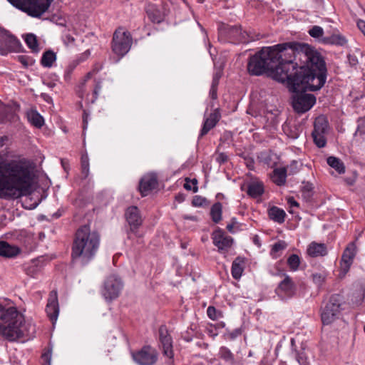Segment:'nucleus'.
<instances>
[{
  "mask_svg": "<svg viewBox=\"0 0 365 365\" xmlns=\"http://www.w3.org/2000/svg\"><path fill=\"white\" fill-rule=\"evenodd\" d=\"M325 63L321 55L306 43H297L286 81L292 91H317L325 83Z\"/></svg>",
  "mask_w": 365,
  "mask_h": 365,
  "instance_id": "1",
  "label": "nucleus"
},
{
  "mask_svg": "<svg viewBox=\"0 0 365 365\" xmlns=\"http://www.w3.org/2000/svg\"><path fill=\"white\" fill-rule=\"evenodd\" d=\"M297 44L289 42L262 48L250 57L248 73L256 76L266 73L279 82H285Z\"/></svg>",
  "mask_w": 365,
  "mask_h": 365,
  "instance_id": "2",
  "label": "nucleus"
},
{
  "mask_svg": "<svg viewBox=\"0 0 365 365\" xmlns=\"http://www.w3.org/2000/svg\"><path fill=\"white\" fill-rule=\"evenodd\" d=\"M34 172L25 160H0V198L17 199L30 193Z\"/></svg>",
  "mask_w": 365,
  "mask_h": 365,
  "instance_id": "3",
  "label": "nucleus"
},
{
  "mask_svg": "<svg viewBox=\"0 0 365 365\" xmlns=\"http://www.w3.org/2000/svg\"><path fill=\"white\" fill-rule=\"evenodd\" d=\"M36 332L35 325L26 324L24 317L11 303L0 304V334L9 341L20 338L33 337Z\"/></svg>",
  "mask_w": 365,
  "mask_h": 365,
  "instance_id": "4",
  "label": "nucleus"
},
{
  "mask_svg": "<svg viewBox=\"0 0 365 365\" xmlns=\"http://www.w3.org/2000/svg\"><path fill=\"white\" fill-rule=\"evenodd\" d=\"M100 241L99 234L91 231L89 226L84 225L78 228L72 246L73 260L82 265L87 264L96 255Z\"/></svg>",
  "mask_w": 365,
  "mask_h": 365,
  "instance_id": "5",
  "label": "nucleus"
},
{
  "mask_svg": "<svg viewBox=\"0 0 365 365\" xmlns=\"http://www.w3.org/2000/svg\"><path fill=\"white\" fill-rule=\"evenodd\" d=\"M133 39L130 32L118 29L113 34L112 51L120 57L124 56L130 49Z\"/></svg>",
  "mask_w": 365,
  "mask_h": 365,
  "instance_id": "6",
  "label": "nucleus"
},
{
  "mask_svg": "<svg viewBox=\"0 0 365 365\" xmlns=\"http://www.w3.org/2000/svg\"><path fill=\"white\" fill-rule=\"evenodd\" d=\"M123 287L121 279L116 274H110L105 280L102 294L106 300L112 301L119 296Z\"/></svg>",
  "mask_w": 365,
  "mask_h": 365,
  "instance_id": "7",
  "label": "nucleus"
},
{
  "mask_svg": "<svg viewBox=\"0 0 365 365\" xmlns=\"http://www.w3.org/2000/svg\"><path fill=\"white\" fill-rule=\"evenodd\" d=\"M304 91H293L292 106L298 113H304L315 104L316 98L312 94L305 93Z\"/></svg>",
  "mask_w": 365,
  "mask_h": 365,
  "instance_id": "8",
  "label": "nucleus"
},
{
  "mask_svg": "<svg viewBox=\"0 0 365 365\" xmlns=\"http://www.w3.org/2000/svg\"><path fill=\"white\" fill-rule=\"evenodd\" d=\"M341 303L338 297L332 296L322 309L321 317L324 324L328 325L335 321L340 314Z\"/></svg>",
  "mask_w": 365,
  "mask_h": 365,
  "instance_id": "9",
  "label": "nucleus"
},
{
  "mask_svg": "<svg viewBox=\"0 0 365 365\" xmlns=\"http://www.w3.org/2000/svg\"><path fill=\"white\" fill-rule=\"evenodd\" d=\"M132 358L138 365H154L158 360V352L150 346H144L141 349L132 352Z\"/></svg>",
  "mask_w": 365,
  "mask_h": 365,
  "instance_id": "10",
  "label": "nucleus"
},
{
  "mask_svg": "<svg viewBox=\"0 0 365 365\" xmlns=\"http://www.w3.org/2000/svg\"><path fill=\"white\" fill-rule=\"evenodd\" d=\"M21 42L7 31L0 34V53L3 56L10 52H20L21 49Z\"/></svg>",
  "mask_w": 365,
  "mask_h": 365,
  "instance_id": "11",
  "label": "nucleus"
},
{
  "mask_svg": "<svg viewBox=\"0 0 365 365\" xmlns=\"http://www.w3.org/2000/svg\"><path fill=\"white\" fill-rule=\"evenodd\" d=\"M11 2V0H8ZM50 0H30L24 2L21 6V9L33 17H40L49 8Z\"/></svg>",
  "mask_w": 365,
  "mask_h": 365,
  "instance_id": "12",
  "label": "nucleus"
},
{
  "mask_svg": "<svg viewBox=\"0 0 365 365\" xmlns=\"http://www.w3.org/2000/svg\"><path fill=\"white\" fill-rule=\"evenodd\" d=\"M213 245L217 247L220 253H226L232 247L234 240L227 235L224 230L217 228L212 234Z\"/></svg>",
  "mask_w": 365,
  "mask_h": 365,
  "instance_id": "13",
  "label": "nucleus"
},
{
  "mask_svg": "<svg viewBox=\"0 0 365 365\" xmlns=\"http://www.w3.org/2000/svg\"><path fill=\"white\" fill-rule=\"evenodd\" d=\"M284 275V278L279 283L275 292L281 299H287L295 295L296 285L289 276L286 274Z\"/></svg>",
  "mask_w": 365,
  "mask_h": 365,
  "instance_id": "14",
  "label": "nucleus"
},
{
  "mask_svg": "<svg viewBox=\"0 0 365 365\" xmlns=\"http://www.w3.org/2000/svg\"><path fill=\"white\" fill-rule=\"evenodd\" d=\"M159 339L162 345L163 354L169 359V365H173L172 359L174 356L173 340L165 325H162L159 328Z\"/></svg>",
  "mask_w": 365,
  "mask_h": 365,
  "instance_id": "15",
  "label": "nucleus"
},
{
  "mask_svg": "<svg viewBox=\"0 0 365 365\" xmlns=\"http://www.w3.org/2000/svg\"><path fill=\"white\" fill-rule=\"evenodd\" d=\"M356 253L357 247L354 242L349 243L345 248L340 262V269L343 276L349 272Z\"/></svg>",
  "mask_w": 365,
  "mask_h": 365,
  "instance_id": "16",
  "label": "nucleus"
},
{
  "mask_svg": "<svg viewBox=\"0 0 365 365\" xmlns=\"http://www.w3.org/2000/svg\"><path fill=\"white\" fill-rule=\"evenodd\" d=\"M125 217L126 222L130 226V231L135 234L143 223V218L140 210L136 206H130L127 208Z\"/></svg>",
  "mask_w": 365,
  "mask_h": 365,
  "instance_id": "17",
  "label": "nucleus"
},
{
  "mask_svg": "<svg viewBox=\"0 0 365 365\" xmlns=\"http://www.w3.org/2000/svg\"><path fill=\"white\" fill-rule=\"evenodd\" d=\"M46 312L49 319L54 324L57 321L59 314L58 294L55 290L51 291L49 294L46 307Z\"/></svg>",
  "mask_w": 365,
  "mask_h": 365,
  "instance_id": "18",
  "label": "nucleus"
},
{
  "mask_svg": "<svg viewBox=\"0 0 365 365\" xmlns=\"http://www.w3.org/2000/svg\"><path fill=\"white\" fill-rule=\"evenodd\" d=\"M158 185V180L155 175H148L144 176L139 185V190L142 195V196H146L153 189H155Z\"/></svg>",
  "mask_w": 365,
  "mask_h": 365,
  "instance_id": "19",
  "label": "nucleus"
},
{
  "mask_svg": "<svg viewBox=\"0 0 365 365\" xmlns=\"http://www.w3.org/2000/svg\"><path fill=\"white\" fill-rule=\"evenodd\" d=\"M220 113L217 110L211 113L204 121L203 126L200 133V138H202L212 129L220 120Z\"/></svg>",
  "mask_w": 365,
  "mask_h": 365,
  "instance_id": "20",
  "label": "nucleus"
},
{
  "mask_svg": "<svg viewBox=\"0 0 365 365\" xmlns=\"http://www.w3.org/2000/svg\"><path fill=\"white\" fill-rule=\"evenodd\" d=\"M20 252L19 247L10 245L6 241H0V256L11 258L17 256Z\"/></svg>",
  "mask_w": 365,
  "mask_h": 365,
  "instance_id": "21",
  "label": "nucleus"
},
{
  "mask_svg": "<svg viewBox=\"0 0 365 365\" xmlns=\"http://www.w3.org/2000/svg\"><path fill=\"white\" fill-rule=\"evenodd\" d=\"M307 252L312 257H323L327 255V246L323 243L312 242L307 247Z\"/></svg>",
  "mask_w": 365,
  "mask_h": 365,
  "instance_id": "22",
  "label": "nucleus"
},
{
  "mask_svg": "<svg viewBox=\"0 0 365 365\" xmlns=\"http://www.w3.org/2000/svg\"><path fill=\"white\" fill-rule=\"evenodd\" d=\"M245 265V258L242 257H237L232 262L231 273L232 276L235 279H239L244 272Z\"/></svg>",
  "mask_w": 365,
  "mask_h": 365,
  "instance_id": "23",
  "label": "nucleus"
},
{
  "mask_svg": "<svg viewBox=\"0 0 365 365\" xmlns=\"http://www.w3.org/2000/svg\"><path fill=\"white\" fill-rule=\"evenodd\" d=\"M272 181L278 186L284 185L287 178V168L284 167L274 169L270 174Z\"/></svg>",
  "mask_w": 365,
  "mask_h": 365,
  "instance_id": "24",
  "label": "nucleus"
},
{
  "mask_svg": "<svg viewBox=\"0 0 365 365\" xmlns=\"http://www.w3.org/2000/svg\"><path fill=\"white\" fill-rule=\"evenodd\" d=\"M26 116L29 122L37 128H41L44 125L43 116L36 109L28 110Z\"/></svg>",
  "mask_w": 365,
  "mask_h": 365,
  "instance_id": "25",
  "label": "nucleus"
},
{
  "mask_svg": "<svg viewBox=\"0 0 365 365\" xmlns=\"http://www.w3.org/2000/svg\"><path fill=\"white\" fill-rule=\"evenodd\" d=\"M267 213L272 220L279 224L284 222L286 213L284 210L277 206H272L268 210Z\"/></svg>",
  "mask_w": 365,
  "mask_h": 365,
  "instance_id": "26",
  "label": "nucleus"
},
{
  "mask_svg": "<svg viewBox=\"0 0 365 365\" xmlns=\"http://www.w3.org/2000/svg\"><path fill=\"white\" fill-rule=\"evenodd\" d=\"M329 128L328 121L323 115L316 118L314 123V130L312 133H327Z\"/></svg>",
  "mask_w": 365,
  "mask_h": 365,
  "instance_id": "27",
  "label": "nucleus"
},
{
  "mask_svg": "<svg viewBox=\"0 0 365 365\" xmlns=\"http://www.w3.org/2000/svg\"><path fill=\"white\" fill-rule=\"evenodd\" d=\"M323 42L327 44L344 46L347 43L346 38L340 34H334L330 36L323 38Z\"/></svg>",
  "mask_w": 365,
  "mask_h": 365,
  "instance_id": "28",
  "label": "nucleus"
},
{
  "mask_svg": "<svg viewBox=\"0 0 365 365\" xmlns=\"http://www.w3.org/2000/svg\"><path fill=\"white\" fill-rule=\"evenodd\" d=\"M327 164L334 168L338 173H345V166L344 163L338 158L330 156L327 160Z\"/></svg>",
  "mask_w": 365,
  "mask_h": 365,
  "instance_id": "29",
  "label": "nucleus"
},
{
  "mask_svg": "<svg viewBox=\"0 0 365 365\" xmlns=\"http://www.w3.org/2000/svg\"><path fill=\"white\" fill-rule=\"evenodd\" d=\"M264 192L263 184L260 182H253L248 185L247 193L252 197H257Z\"/></svg>",
  "mask_w": 365,
  "mask_h": 365,
  "instance_id": "30",
  "label": "nucleus"
},
{
  "mask_svg": "<svg viewBox=\"0 0 365 365\" xmlns=\"http://www.w3.org/2000/svg\"><path fill=\"white\" fill-rule=\"evenodd\" d=\"M222 75V71L221 69L217 70L215 72L212 76V85L210 91V96L212 99L217 98V91L219 84L220 78Z\"/></svg>",
  "mask_w": 365,
  "mask_h": 365,
  "instance_id": "31",
  "label": "nucleus"
},
{
  "mask_svg": "<svg viewBox=\"0 0 365 365\" xmlns=\"http://www.w3.org/2000/svg\"><path fill=\"white\" fill-rule=\"evenodd\" d=\"M56 60V55L52 51H46L43 53L41 59V63L43 67L50 68Z\"/></svg>",
  "mask_w": 365,
  "mask_h": 365,
  "instance_id": "32",
  "label": "nucleus"
},
{
  "mask_svg": "<svg viewBox=\"0 0 365 365\" xmlns=\"http://www.w3.org/2000/svg\"><path fill=\"white\" fill-rule=\"evenodd\" d=\"M222 206L220 202L215 203L211 207L210 215H211L212 220L215 223L219 222L222 219Z\"/></svg>",
  "mask_w": 365,
  "mask_h": 365,
  "instance_id": "33",
  "label": "nucleus"
},
{
  "mask_svg": "<svg viewBox=\"0 0 365 365\" xmlns=\"http://www.w3.org/2000/svg\"><path fill=\"white\" fill-rule=\"evenodd\" d=\"M24 41L29 48L34 52L38 51V44L36 36L33 34H26Z\"/></svg>",
  "mask_w": 365,
  "mask_h": 365,
  "instance_id": "34",
  "label": "nucleus"
},
{
  "mask_svg": "<svg viewBox=\"0 0 365 365\" xmlns=\"http://www.w3.org/2000/svg\"><path fill=\"white\" fill-rule=\"evenodd\" d=\"M219 354L222 359H223L225 361L234 364H235V359L234 356L232 353L230 351L229 349L227 347H221L220 349Z\"/></svg>",
  "mask_w": 365,
  "mask_h": 365,
  "instance_id": "35",
  "label": "nucleus"
},
{
  "mask_svg": "<svg viewBox=\"0 0 365 365\" xmlns=\"http://www.w3.org/2000/svg\"><path fill=\"white\" fill-rule=\"evenodd\" d=\"M229 35L230 38H232L238 41H243L245 38V36L242 32L241 29L237 26H232L230 29Z\"/></svg>",
  "mask_w": 365,
  "mask_h": 365,
  "instance_id": "36",
  "label": "nucleus"
},
{
  "mask_svg": "<svg viewBox=\"0 0 365 365\" xmlns=\"http://www.w3.org/2000/svg\"><path fill=\"white\" fill-rule=\"evenodd\" d=\"M287 264L292 271H297L300 264V258L297 255L292 254L287 259Z\"/></svg>",
  "mask_w": 365,
  "mask_h": 365,
  "instance_id": "37",
  "label": "nucleus"
},
{
  "mask_svg": "<svg viewBox=\"0 0 365 365\" xmlns=\"http://www.w3.org/2000/svg\"><path fill=\"white\" fill-rule=\"evenodd\" d=\"M325 135V133H312L313 140L318 148H324L326 145L327 139Z\"/></svg>",
  "mask_w": 365,
  "mask_h": 365,
  "instance_id": "38",
  "label": "nucleus"
},
{
  "mask_svg": "<svg viewBox=\"0 0 365 365\" xmlns=\"http://www.w3.org/2000/svg\"><path fill=\"white\" fill-rule=\"evenodd\" d=\"M197 184V180L196 179L190 180L189 178H186L185 183L184 184V188L187 190H192L194 192H197L198 190Z\"/></svg>",
  "mask_w": 365,
  "mask_h": 365,
  "instance_id": "39",
  "label": "nucleus"
},
{
  "mask_svg": "<svg viewBox=\"0 0 365 365\" xmlns=\"http://www.w3.org/2000/svg\"><path fill=\"white\" fill-rule=\"evenodd\" d=\"M150 19L154 23H160L163 20L160 11L153 6L150 8Z\"/></svg>",
  "mask_w": 365,
  "mask_h": 365,
  "instance_id": "40",
  "label": "nucleus"
},
{
  "mask_svg": "<svg viewBox=\"0 0 365 365\" xmlns=\"http://www.w3.org/2000/svg\"><path fill=\"white\" fill-rule=\"evenodd\" d=\"M309 34L313 38H319L323 36L324 30L319 26H314L311 29H309Z\"/></svg>",
  "mask_w": 365,
  "mask_h": 365,
  "instance_id": "41",
  "label": "nucleus"
},
{
  "mask_svg": "<svg viewBox=\"0 0 365 365\" xmlns=\"http://www.w3.org/2000/svg\"><path fill=\"white\" fill-rule=\"evenodd\" d=\"M227 230L231 233H235L240 230V224L235 218H232L231 223L227 225Z\"/></svg>",
  "mask_w": 365,
  "mask_h": 365,
  "instance_id": "42",
  "label": "nucleus"
},
{
  "mask_svg": "<svg viewBox=\"0 0 365 365\" xmlns=\"http://www.w3.org/2000/svg\"><path fill=\"white\" fill-rule=\"evenodd\" d=\"M287 173L289 172V174H294L299 170L298 162L294 160L292 163L287 166Z\"/></svg>",
  "mask_w": 365,
  "mask_h": 365,
  "instance_id": "43",
  "label": "nucleus"
},
{
  "mask_svg": "<svg viewBox=\"0 0 365 365\" xmlns=\"http://www.w3.org/2000/svg\"><path fill=\"white\" fill-rule=\"evenodd\" d=\"M286 248V244L284 242H278L273 245L272 248V252H278Z\"/></svg>",
  "mask_w": 365,
  "mask_h": 365,
  "instance_id": "44",
  "label": "nucleus"
},
{
  "mask_svg": "<svg viewBox=\"0 0 365 365\" xmlns=\"http://www.w3.org/2000/svg\"><path fill=\"white\" fill-rule=\"evenodd\" d=\"M207 314L210 319L212 320H215L217 319L218 316L217 314V310L216 309L210 306L207 309Z\"/></svg>",
  "mask_w": 365,
  "mask_h": 365,
  "instance_id": "45",
  "label": "nucleus"
},
{
  "mask_svg": "<svg viewBox=\"0 0 365 365\" xmlns=\"http://www.w3.org/2000/svg\"><path fill=\"white\" fill-rule=\"evenodd\" d=\"M297 361L300 365H309L307 357L302 354H297Z\"/></svg>",
  "mask_w": 365,
  "mask_h": 365,
  "instance_id": "46",
  "label": "nucleus"
},
{
  "mask_svg": "<svg viewBox=\"0 0 365 365\" xmlns=\"http://www.w3.org/2000/svg\"><path fill=\"white\" fill-rule=\"evenodd\" d=\"M81 167H89V160L87 154H83L81 159Z\"/></svg>",
  "mask_w": 365,
  "mask_h": 365,
  "instance_id": "47",
  "label": "nucleus"
},
{
  "mask_svg": "<svg viewBox=\"0 0 365 365\" xmlns=\"http://www.w3.org/2000/svg\"><path fill=\"white\" fill-rule=\"evenodd\" d=\"M216 160L220 164L224 163L227 160V156L225 153H219L216 157Z\"/></svg>",
  "mask_w": 365,
  "mask_h": 365,
  "instance_id": "48",
  "label": "nucleus"
},
{
  "mask_svg": "<svg viewBox=\"0 0 365 365\" xmlns=\"http://www.w3.org/2000/svg\"><path fill=\"white\" fill-rule=\"evenodd\" d=\"M313 281L317 284H321L324 278L321 274H312Z\"/></svg>",
  "mask_w": 365,
  "mask_h": 365,
  "instance_id": "49",
  "label": "nucleus"
},
{
  "mask_svg": "<svg viewBox=\"0 0 365 365\" xmlns=\"http://www.w3.org/2000/svg\"><path fill=\"white\" fill-rule=\"evenodd\" d=\"M204 200L201 197L195 196L192 200V205L195 206H201L202 201Z\"/></svg>",
  "mask_w": 365,
  "mask_h": 365,
  "instance_id": "50",
  "label": "nucleus"
},
{
  "mask_svg": "<svg viewBox=\"0 0 365 365\" xmlns=\"http://www.w3.org/2000/svg\"><path fill=\"white\" fill-rule=\"evenodd\" d=\"M91 77V73H88L86 76V78L84 80V81L82 83L81 86H80V90L78 91V95L81 98H83V87L85 85V82L86 81L87 79L90 78Z\"/></svg>",
  "mask_w": 365,
  "mask_h": 365,
  "instance_id": "51",
  "label": "nucleus"
},
{
  "mask_svg": "<svg viewBox=\"0 0 365 365\" xmlns=\"http://www.w3.org/2000/svg\"><path fill=\"white\" fill-rule=\"evenodd\" d=\"M19 58V61L23 64L25 66H27L29 65L28 62H27V57L25 56H19L18 57Z\"/></svg>",
  "mask_w": 365,
  "mask_h": 365,
  "instance_id": "52",
  "label": "nucleus"
},
{
  "mask_svg": "<svg viewBox=\"0 0 365 365\" xmlns=\"http://www.w3.org/2000/svg\"><path fill=\"white\" fill-rule=\"evenodd\" d=\"M246 164H247V166L249 168V169L250 170H253L254 169V160L252 159H248L246 160Z\"/></svg>",
  "mask_w": 365,
  "mask_h": 365,
  "instance_id": "53",
  "label": "nucleus"
},
{
  "mask_svg": "<svg viewBox=\"0 0 365 365\" xmlns=\"http://www.w3.org/2000/svg\"><path fill=\"white\" fill-rule=\"evenodd\" d=\"M43 359L48 364H50L51 361V356L48 353L43 354L42 355Z\"/></svg>",
  "mask_w": 365,
  "mask_h": 365,
  "instance_id": "54",
  "label": "nucleus"
},
{
  "mask_svg": "<svg viewBox=\"0 0 365 365\" xmlns=\"http://www.w3.org/2000/svg\"><path fill=\"white\" fill-rule=\"evenodd\" d=\"M82 174L83 175L84 178H87L89 173V167H81Z\"/></svg>",
  "mask_w": 365,
  "mask_h": 365,
  "instance_id": "55",
  "label": "nucleus"
},
{
  "mask_svg": "<svg viewBox=\"0 0 365 365\" xmlns=\"http://www.w3.org/2000/svg\"><path fill=\"white\" fill-rule=\"evenodd\" d=\"M101 85L99 83L96 84V87L94 88V91H93V93L96 96V98H97L98 93L101 91Z\"/></svg>",
  "mask_w": 365,
  "mask_h": 365,
  "instance_id": "56",
  "label": "nucleus"
},
{
  "mask_svg": "<svg viewBox=\"0 0 365 365\" xmlns=\"http://www.w3.org/2000/svg\"><path fill=\"white\" fill-rule=\"evenodd\" d=\"M312 189H313V187H312V185H311V184H307L303 187V190L307 191V192H311L312 190Z\"/></svg>",
  "mask_w": 365,
  "mask_h": 365,
  "instance_id": "57",
  "label": "nucleus"
},
{
  "mask_svg": "<svg viewBox=\"0 0 365 365\" xmlns=\"http://www.w3.org/2000/svg\"><path fill=\"white\" fill-rule=\"evenodd\" d=\"M289 203L292 206L298 207L299 204L297 201H295L293 198L289 200Z\"/></svg>",
  "mask_w": 365,
  "mask_h": 365,
  "instance_id": "58",
  "label": "nucleus"
},
{
  "mask_svg": "<svg viewBox=\"0 0 365 365\" xmlns=\"http://www.w3.org/2000/svg\"><path fill=\"white\" fill-rule=\"evenodd\" d=\"M184 219H186V220H195V217L194 216H188V215H184Z\"/></svg>",
  "mask_w": 365,
  "mask_h": 365,
  "instance_id": "59",
  "label": "nucleus"
},
{
  "mask_svg": "<svg viewBox=\"0 0 365 365\" xmlns=\"http://www.w3.org/2000/svg\"><path fill=\"white\" fill-rule=\"evenodd\" d=\"M83 123H84V128H85L87 124V115H86V112H84V113H83Z\"/></svg>",
  "mask_w": 365,
  "mask_h": 365,
  "instance_id": "60",
  "label": "nucleus"
},
{
  "mask_svg": "<svg viewBox=\"0 0 365 365\" xmlns=\"http://www.w3.org/2000/svg\"><path fill=\"white\" fill-rule=\"evenodd\" d=\"M238 334H240V332L239 331L236 330L235 333H232L231 334L232 338H235Z\"/></svg>",
  "mask_w": 365,
  "mask_h": 365,
  "instance_id": "61",
  "label": "nucleus"
},
{
  "mask_svg": "<svg viewBox=\"0 0 365 365\" xmlns=\"http://www.w3.org/2000/svg\"><path fill=\"white\" fill-rule=\"evenodd\" d=\"M346 182L348 185H352L353 184V180H351V179H346Z\"/></svg>",
  "mask_w": 365,
  "mask_h": 365,
  "instance_id": "62",
  "label": "nucleus"
},
{
  "mask_svg": "<svg viewBox=\"0 0 365 365\" xmlns=\"http://www.w3.org/2000/svg\"><path fill=\"white\" fill-rule=\"evenodd\" d=\"M364 332H365V326L364 327Z\"/></svg>",
  "mask_w": 365,
  "mask_h": 365,
  "instance_id": "63",
  "label": "nucleus"
},
{
  "mask_svg": "<svg viewBox=\"0 0 365 365\" xmlns=\"http://www.w3.org/2000/svg\"><path fill=\"white\" fill-rule=\"evenodd\" d=\"M200 2H202V0H198Z\"/></svg>",
  "mask_w": 365,
  "mask_h": 365,
  "instance_id": "64",
  "label": "nucleus"
}]
</instances>
